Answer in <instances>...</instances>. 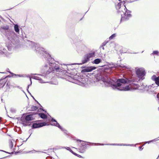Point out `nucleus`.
<instances>
[{
    "instance_id": "obj_26",
    "label": "nucleus",
    "mask_w": 159,
    "mask_h": 159,
    "mask_svg": "<svg viewBox=\"0 0 159 159\" xmlns=\"http://www.w3.org/2000/svg\"><path fill=\"white\" fill-rule=\"evenodd\" d=\"M157 98H158V99L159 100V93L157 94Z\"/></svg>"
},
{
    "instance_id": "obj_34",
    "label": "nucleus",
    "mask_w": 159,
    "mask_h": 159,
    "mask_svg": "<svg viewBox=\"0 0 159 159\" xmlns=\"http://www.w3.org/2000/svg\"><path fill=\"white\" fill-rule=\"evenodd\" d=\"M29 86H30V85H29L28 86V87H28V88H29Z\"/></svg>"
},
{
    "instance_id": "obj_28",
    "label": "nucleus",
    "mask_w": 159,
    "mask_h": 159,
    "mask_svg": "<svg viewBox=\"0 0 159 159\" xmlns=\"http://www.w3.org/2000/svg\"><path fill=\"white\" fill-rule=\"evenodd\" d=\"M96 144H98L99 145H103L104 144H99V143H98V144H95V145H96Z\"/></svg>"
},
{
    "instance_id": "obj_8",
    "label": "nucleus",
    "mask_w": 159,
    "mask_h": 159,
    "mask_svg": "<svg viewBox=\"0 0 159 159\" xmlns=\"http://www.w3.org/2000/svg\"><path fill=\"white\" fill-rule=\"evenodd\" d=\"M96 68V67L94 66L88 67L83 70L82 72H89L95 69Z\"/></svg>"
},
{
    "instance_id": "obj_22",
    "label": "nucleus",
    "mask_w": 159,
    "mask_h": 159,
    "mask_svg": "<svg viewBox=\"0 0 159 159\" xmlns=\"http://www.w3.org/2000/svg\"><path fill=\"white\" fill-rule=\"evenodd\" d=\"M9 146H10V147L11 148H12L13 147V145L12 142L11 141H10L9 142Z\"/></svg>"
},
{
    "instance_id": "obj_36",
    "label": "nucleus",
    "mask_w": 159,
    "mask_h": 159,
    "mask_svg": "<svg viewBox=\"0 0 159 159\" xmlns=\"http://www.w3.org/2000/svg\"><path fill=\"white\" fill-rule=\"evenodd\" d=\"M19 77H21V76H20L19 75H18Z\"/></svg>"
},
{
    "instance_id": "obj_18",
    "label": "nucleus",
    "mask_w": 159,
    "mask_h": 159,
    "mask_svg": "<svg viewBox=\"0 0 159 159\" xmlns=\"http://www.w3.org/2000/svg\"><path fill=\"white\" fill-rule=\"evenodd\" d=\"M14 29L15 31L17 33L19 32V29L18 28V26L17 25H16L14 26Z\"/></svg>"
},
{
    "instance_id": "obj_1",
    "label": "nucleus",
    "mask_w": 159,
    "mask_h": 159,
    "mask_svg": "<svg viewBox=\"0 0 159 159\" xmlns=\"http://www.w3.org/2000/svg\"><path fill=\"white\" fill-rule=\"evenodd\" d=\"M101 80L103 81L105 85L107 86H112L113 89H116L120 91H128L132 89H136L138 88V86L136 85V87H133L132 85L129 87V85H126V84L129 83L130 80L126 79H118L116 81V83L114 84V81L111 79L101 78Z\"/></svg>"
},
{
    "instance_id": "obj_12",
    "label": "nucleus",
    "mask_w": 159,
    "mask_h": 159,
    "mask_svg": "<svg viewBox=\"0 0 159 159\" xmlns=\"http://www.w3.org/2000/svg\"><path fill=\"white\" fill-rule=\"evenodd\" d=\"M52 122H55V123H54L53 124H52V125H54L57 127H58L60 129H61V130H62V129L61 127L60 126L59 123H58L55 120L52 119Z\"/></svg>"
},
{
    "instance_id": "obj_2",
    "label": "nucleus",
    "mask_w": 159,
    "mask_h": 159,
    "mask_svg": "<svg viewBox=\"0 0 159 159\" xmlns=\"http://www.w3.org/2000/svg\"><path fill=\"white\" fill-rule=\"evenodd\" d=\"M48 62L49 66H48L46 65L44 67L45 70H46V71H47L48 72H50L54 70H56L57 71L59 69H60V68L59 67H55L54 66L55 64L51 62L49 60H48Z\"/></svg>"
},
{
    "instance_id": "obj_30",
    "label": "nucleus",
    "mask_w": 159,
    "mask_h": 159,
    "mask_svg": "<svg viewBox=\"0 0 159 159\" xmlns=\"http://www.w3.org/2000/svg\"><path fill=\"white\" fill-rule=\"evenodd\" d=\"M48 55L49 56V57H50V55L48 53Z\"/></svg>"
},
{
    "instance_id": "obj_32",
    "label": "nucleus",
    "mask_w": 159,
    "mask_h": 159,
    "mask_svg": "<svg viewBox=\"0 0 159 159\" xmlns=\"http://www.w3.org/2000/svg\"><path fill=\"white\" fill-rule=\"evenodd\" d=\"M23 124H24V125H26L25 124V123H23Z\"/></svg>"
},
{
    "instance_id": "obj_4",
    "label": "nucleus",
    "mask_w": 159,
    "mask_h": 159,
    "mask_svg": "<svg viewBox=\"0 0 159 159\" xmlns=\"http://www.w3.org/2000/svg\"><path fill=\"white\" fill-rule=\"evenodd\" d=\"M136 73L138 77L140 79L143 80L144 79V76L145 75V70L143 69L139 68L136 71Z\"/></svg>"
},
{
    "instance_id": "obj_6",
    "label": "nucleus",
    "mask_w": 159,
    "mask_h": 159,
    "mask_svg": "<svg viewBox=\"0 0 159 159\" xmlns=\"http://www.w3.org/2000/svg\"><path fill=\"white\" fill-rule=\"evenodd\" d=\"M121 3L122 2H120L118 3L117 5L116 6V9L118 10V11L120 13L122 12V10H124V11H125V9H126L125 6L124 5L121 6Z\"/></svg>"
},
{
    "instance_id": "obj_3",
    "label": "nucleus",
    "mask_w": 159,
    "mask_h": 159,
    "mask_svg": "<svg viewBox=\"0 0 159 159\" xmlns=\"http://www.w3.org/2000/svg\"><path fill=\"white\" fill-rule=\"evenodd\" d=\"M31 44L33 46V48H34L36 50V52L37 53H40V54H44L45 56V54H47L46 51H45L44 49L43 48H41L39 47V44L35 43L33 42H31Z\"/></svg>"
},
{
    "instance_id": "obj_11",
    "label": "nucleus",
    "mask_w": 159,
    "mask_h": 159,
    "mask_svg": "<svg viewBox=\"0 0 159 159\" xmlns=\"http://www.w3.org/2000/svg\"><path fill=\"white\" fill-rule=\"evenodd\" d=\"M33 119V118L32 117V116L31 115H27L25 118V120L26 122L28 121L32 120Z\"/></svg>"
},
{
    "instance_id": "obj_10",
    "label": "nucleus",
    "mask_w": 159,
    "mask_h": 159,
    "mask_svg": "<svg viewBox=\"0 0 159 159\" xmlns=\"http://www.w3.org/2000/svg\"><path fill=\"white\" fill-rule=\"evenodd\" d=\"M89 60V59L88 58V57H87V56L85 55L82 60V63H80V64L82 65L83 64L85 63L88 62Z\"/></svg>"
},
{
    "instance_id": "obj_35",
    "label": "nucleus",
    "mask_w": 159,
    "mask_h": 159,
    "mask_svg": "<svg viewBox=\"0 0 159 159\" xmlns=\"http://www.w3.org/2000/svg\"><path fill=\"white\" fill-rule=\"evenodd\" d=\"M142 148V147H139V148Z\"/></svg>"
},
{
    "instance_id": "obj_13",
    "label": "nucleus",
    "mask_w": 159,
    "mask_h": 159,
    "mask_svg": "<svg viewBox=\"0 0 159 159\" xmlns=\"http://www.w3.org/2000/svg\"><path fill=\"white\" fill-rule=\"evenodd\" d=\"M152 79L155 80L156 84L159 85V77H156L155 76H153Z\"/></svg>"
},
{
    "instance_id": "obj_20",
    "label": "nucleus",
    "mask_w": 159,
    "mask_h": 159,
    "mask_svg": "<svg viewBox=\"0 0 159 159\" xmlns=\"http://www.w3.org/2000/svg\"><path fill=\"white\" fill-rule=\"evenodd\" d=\"M38 108L36 106H33L31 107V110L32 111H35Z\"/></svg>"
},
{
    "instance_id": "obj_37",
    "label": "nucleus",
    "mask_w": 159,
    "mask_h": 159,
    "mask_svg": "<svg viewBox=\"0 0 159 159\" xmlns=\"http://www.w3.org/2000/svg\"><path fill=\"white\" fill-rule=\"evenodd\" d=\"M158 110H159V108H158Z\"/></svg>"
},
{
    "instance_id": "obj_5",
    "label": "nucleus",
    "mask_w": 159,
    "mask_h": 159,
    "mask_svg": "<svg viewBox=\"0 0 159 159\" xmlns=\"http://www.w3.org/2000/svg\"><path fill=\"white\" fill-rule=\"evenodd\" d=\"M120 15L121 16V20H127L131 16V15L129 13H128L126 10L125 11L122 10V12L120 13Z\"/></svg>"
},
{
    "instance_id": "obj_16",
    "label": "nucleus",
    "mask_w": 159,
    "mask_h": 159,
    "mask_svg": "<svg viewBox=\"0 0 159 159\" xmlns=\"http://www.w3.org/2000/svg\"><path fill=\"white\" fill-rule=\"evenodd\" d=\"M120 66H119L118 65H117L116 64V65H110L109 67L110 68H117L119 67Z\"/></svg>"
},
{
    "instance_id": "obj_31",
    "label": "nucleus",
    "mask_w": 159,
    "mask_h": 159,
    "mask_svg": "<svg viewBox=\"0 0 159 159\" xmlns=\"http://www.w3.org/2000/svg\"><path fill=\"white\" fill-rule=\"evenodd\" d=\"M51 59L50 60H51V61L52 62V60H53V59Z\"/></svg>"
},
{
    "instance_id": "obj_7",
    "label": "nucleus",
    "mask_w": 159,
    "mask_h": 159,
    "mask_svg": "<svg viewBox=\"0 0 159 159\" xmlns=\"http://www.w3.org/2000/svg\"><path fill=\"white\" fill-rule=\"evenodd\" d=\"M47 125V123L45 122L41 123H34L33 125V128H36L39 127H40Z\"/></svg>"
},
{
    "instance_id": "obj_9",
    "label": "nucleus",
    "mask_w": 159,
    "mask_h": 159,
    "mask_svg": "<svg viewBox=\"0 0 159 159\" xmlns=\"http://www.w3.org/2000/svg\"><path fill=\"white\" fill-rule=\"evenodd\" d=\"M40 77H44L43 75H38L37 76H34L33 77V78L35 79L40 80V82L41 83H44L43 80H42V78Z\"/></svg>"
},
{
    "instance_id": "obj_21",
    "label": "nucleus",
    "mask_w": 159,
    "mask_h": 159,
    "mask_svg": "<svg viewBox=\"0 0 159 159\" xmlns=\"http://www.w3.org/2000/svg\"><path fill=\"white\" fill-rule=\"evenodd\" d=\"M116 36V34H113L112 35H111V36L110 37L109 39H113Z\"/></svg>"
},
{
    "instance_id": "obj_14",
    "label": "nucleus",
    "mask_w": 159,
    "mask_h": 159,
    "mask_svg": "<svg viewBox=\"0 0 159 159\" xmlns=\"http://www.w3.org/2000/svg\"><path fill=\"white\" fill-rule=\"evenodd\" d=\"M95 52H93L91 53H89L86 55L87 57L90 59V58H92L94 56Z\"/></svg>"
},
{
    "instance_id": "obj_15",
    "label": "nucleus",
    "mask_w": 159,
    "mask_h": 159,
    "mask_svg": "<svg viewBox=\"0 0 159 159\" xmlns=\"http://www.w3.org/2000/svg\"><path fill=\"white\" fill-rule=\"evenodd\" d=\"M102 61V60L100 59L97 58L94 60L93 62V63L95 64H98L101 62Z\"/></svg>"
},
{
    "instance_id": "obj_29",
    "label": "nucleus",
    "mask_w": 159,
    "mask_h": 159,
    "mask_svg": "<svg viewBox=\"0 0 159 159\" xmlns=\"http://www.w3.org/2000/svg\"><path fill=\"white\" fill-rule=\"evenodd\" d=\"M30 81L31 82V84H32V81H31V78H30Z\"/></svg>"
},
{
    "instance_id": "obj_38",
    "label": "nucleus",
    "mask_w": 159,
    "mask_h": 159,
    "mask_svg": "<svg viewBox=\"0 0 159 159\" xmlns=\"http://www.w3.org/2000/svg\"><path fill=\"white\" fill-rule=\"evenodd\" d=\"M119 0L120 1V0Z\"/></svg>"
},
{
    "instance_id": "obj_27",
    "label": "nucleus",
    "mask_w": 159,
    "mask_h": 159,
    "mask_svg": "<svg viewBox=\"0 0 159 159\" xmlns=\"http://www.w3.org/2000/svg\"><path fill=\"white\" fill-rule=\"evenodd\" d=\"M66 149L68 150H70V148L69 147H67V148H66Z\"/></svg>"
},
{
    "instance_id": "obj_23",
    "label": "nucleus",
    "mask_w": 159,
    "mask_h": 159,
    "mask_svg": "<svg viewBox=\"0 0 159 159\" xmlns=\"http://www.w3.org/2000/svg\"><path fill=\"white\" fill-rule=\"evenodd\" d=\"M158 53V52L157 51H154L153 52V54H157Z\"/></svg>"
},
{
    "instance_id": "obj_24",
    "label": "nucleus",
    "mask_w": 159,
    "mask_h": 159,
    "mask_svg": "<svg viewBox=\"0 0 159 159\" xmlns=\"http://www.w3.org/2000/svg\"><path fill=\"white\" fill-rule=\"evenodd\" d=\"M11 111H12L13 112H15L16 111V110L15 109H11Z\"/></svg>"
},
{
    "instance_id": "obj_25",
    "label": "nucleus",
    "mask_w": 159,
    "mask_h": 159,
    "mask_svg": "<svg viewBox=\"0 0 159 159\" xmlns=\"http://www.w3.org/2000/svg\"><path fill=\"white\" fill-rule=\"evenodd\" d=\"M155 141V140H152L150 141H148V142H147V143H150V142H152V141Z\"/></svg>"
},
{
    "instance_id": "obj_17",
    "label": "nucleus",
    "mask_w": 159,
    "mask_h": 159,
    "mask_svg": "<svg viewBox=\"0 0 159 159\" xmlns=\"http://www.w3.org/2000/svg\"><path fill=\"white\" fill-rule=\"evenodd\" d=\"M39 115L43 119H45L47 117V116L43 113H39Z\"/></svg>"
},
{
    "instance_id": "obj_33",
    "label": "nucleus",
    "mask_w": 159,
    "mask_h": 159,
    "mask_svg": "<svg viewBox=\"0 0 159 159\" xmlns=\"http://www.w3.org/2000/svg\"><path fill=\"white\" fill-rule=\"evenodd\" d=\"M111 145H116V144H111Z\"/></svg>"
},
{
    "instance_id": "obj_19",
    "label": "nucleus",
    "mask_w": 159,
    "mask_h": 159,
    "mask_svg": "<svg viewBox=\"0 0 159 159\" xmlns=\"http://www.w3.org/2000/svg\"><path fill=\"white\" fill-rule=\"evenodd\" d=\"M9 29V27L8 26H2L1 27L0 30H1V29H3L5 30H7Z\"/></svg>"
}]
</instances>
